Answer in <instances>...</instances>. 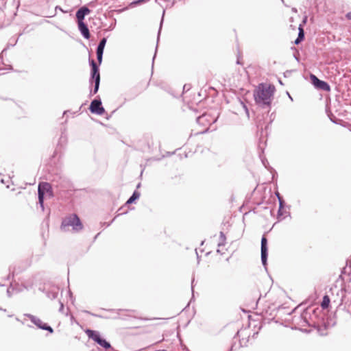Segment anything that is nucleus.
Returning <instances> with one entry per match:
<instances>
[{
	"label": "nucleus",
	"instance_id": "nucleus-1",
	"mask_svg": "<svg viewBox=\"0 0 351 351\" xmlns=\"http://www.w3.org/2000/svg\"><path fill=\"white\" fill-rule=\"evenodd\" d=\"M275 87L261 83L254 92L256 103L262 108H270Z\"/></svg>",
	"mask_w": 351,
	"mask_h": 351
},
{
	"label": "nucleus",
	"instance_id": "nucleus-2",
	"mask_svg": "<svg viewBox=\"0 0 351 351\" xmlns=\"http://www.w3.org/2000/svg\"><path fill=\"white\" fill-rule=\"evenodd\" d=\"M301 305H298L295 307L289 315L295 314L291 318V328L292 330H298L300 327L308 326L311 327L309 322L311 320L308 318H311L309 313L305 311V308L300 309Z\"/></svg>",
	"mask_w": 351,
	"mask_h": 351
},
{
	"label": "nucleus",
	"instance_id": "nucleus-3",
	"mask_svg": "<svg viewBox=\"0 0 351 351\" xmlns=\"http://www.w3.org/2000/svg\"><path fill=\"white\" fill-rule=\"evenodd\" d=\"M71 227L74 232H78L84 228V225L77 215L71 214L62 219L60 230L63 232H67Z\"/></svg>",
	"mask_w": 351,
	"mask_h": 351
},
{
	"label": "nucleus",
	"instance_id": "nucleus-4",
	"mask_svg": "<svg viewBox=\"0 0 351 351\" xmlns=\"http://www.w3.org/2000/svg\"><path fill=\"white\" fill-rule=\"evenodd\" d=\"M305 311L309 313L311 318H308V319L311 320L309 322L311 327L319 330V325L324 320V315L322 313V308L319 306L312 307L308 306L305 308Z\"/></svg>",
	"mask_w": 351,
	"mask_h": 351
},
{
	"label": "nucleus",
	"instance_id": "nucleus-5",
	"mask_svg": "<svg viewBox=\"0 0 351 351\" xmlns=\"http://www.w3.org/2000/svg\"><path fill=\"white\" fill-rule=\"evenodd\" d=\"M217 117L213 116L208 112H204L197 117V123L203 126L201 132H210L212 124L217 121ZM215 129H211V131Z\"/></svg>",
	"mask_w": 351,
	"mask_h": 351
},
{
	"label": "nucleus",
	"instance_id": "nucleus-6",
	"mask_svg": "<svg viewBox=\"0 0 351 351\" xmlns=\"http://www.w3.org/2000/svg\"><path fill=\"white\" fill-rule=\"evenodd\" d=\"M339 291L341 292V298L340 302L337 305V308H340L341 306H343V309L346 310L351 315V291L346 294V291L343 288H341Z\"/></svg>",
	"mask_w": 351,
	"mask_h": 351
},
{
	"label": "nucleus",
	"instance_id": "nucleus-7",
	"mask_svg": "<svg viewBox=\"0 0 351 351\" xmlns=\"http://www.w3.org/2000/svg\"><path fill=\"white\" fill-rule=\"evenodd\" d=\"M25 316L28 317L30 321L39 329L43 330H46L49 333H53L54 330L53 328L49 326L47 323L43 322L40 318L37 317L35 315H33L29 313L25 314Z\"/></svg>",
	"mask_w": 351,
	"mask_h": 351
},
{
	"label": "nucleus",
	"instance_id": "nucleus-8",
	"mask_svg": "<svg viewBox=\"0 0 351 351\" xmlns=\"http://www.w3.org/2000/svg\"><path fill=\"white\" fill-rule=\"evenodd\" d=\"M261 263L267 270L268 258V241L265 234L262 236L261 243Z\"/></svg>",
	"mask_w": 351,
	"mask_h": 351
},
{
	"label": "nucleus",
	"instance_id": "nucleus-9",
	"mask_svg": "<svg viewBox=\"0 0 351 351\" xmlns=\"http://www.w3.org/2000/svg\"><path fill=\"white\" fill-rule=\"evenodd\" d=\"M39 290H42L47 298H50L51 300H53L57 298L58 291H59V287L56 285H51L49 284L45 285L43 289L39 288Z\"/></svg>",
	"mask_w": 351,
	"mask_h": 351
},
{
	"label": "nucleus",
	"instance_id": "nucleus-10",
	"mask_svg": "<svg viewBox=\"0 0 351 351\" xmlns=\"http://www.w3.org/2000/svg\"><path fill=\"white\" fill-rule=\"evenodd\" d=\"M310 77H311V80L312 81V84L314 85V86L316 88H317L319 90H324V91H330V86L328 82L319 80L313 74H311Z\"/></svg>",
	"mask_w": 351,
	"mask_h": 351
},
{
	"label": "nucleus",
	"instance_id": "nucleus-11",
	"mask_svg": "<svg viewBox=\"0 0 351 351\" xmlns=\"http://www.w3.org/2000/svg\"><path fill=\"white\" fill-rule=\"evenodd\" d=\"M257 149L258 154L265 152L268 139V133H256Z\"/></svg>",
	"mask_w": 351,
	"mask_h": 351
},
{
	"label": "nucleus",
	"instance_id": "nucleus-12",
	"mask_svg": "<svg viewBox=\"0 0 351 351\" xmlns=\"http://www.w3.org/2000/svg\"><path fill=\"white\" fill-rule=\"evenodd\" d=\"M90 65L91 66V77L89 80L90 84L93 82H100V74L99 71V67L97 65L94 60H89Z\"/></svg>",
	"mask_w": 351,
	"mask_h": 351
},
{
	"label": "nucleus",
	"instance_id": "nucleus-13",
	"mask_svg": "<svg viewBox=\"0 0 351 351\" xmlns=\"http://www.w3.org/2000/svg\"><path fill=\"white\" fill-rule=\"evenodd\" d=\"M68 142V136L66 133H60L58 143L56 145V148L54 151L53 156L58 154V153H61L62 151L65 148Z\"/></svg>",
	"mask_w": 351,
	"mask_h": 351
},
{
	"label": "nucleus",
	"instance_id": "nucleus-14",
	"mask_svg": "<svg viewBox=\"0 0 351 351\" xmlns=\"http://www.w3.org/2000/svg\"><path fill=\"white\" fill-rule=\"evenodd\" d=\"M89 109L92 113L99 115L104 114L105 112V110L102 106L101 101L100 99L93 100L90 103Z\"/></svg>",
	"mask_w": 351,
	"mask_h": 351
},
{
	"label": "nucleus",
	"instance_id": "nucleus-15",
	"mask_svg": "<svg viewBox=\"0 0 351 351\" xmlns=\"http://www.w3.org/2000/svg\"><path fill=\"white\" fill-rule=\"evenodd\" d=\"M38 189L44 193L45 195H47L49 198L54 197V193L51 185L49 182H40L38 184Z\"/></svg>",
	"mask_w": 351,
	"mask_h": 351
},
{
	"label": "nucleus",
	"instance_id": "nucleus-16",
	"mask_svg": "<svg viewBox=\"0 0 351 351\" xmlns=\"http://www.w3.org/2000/svg\"><path fill=\"white\" fill-rule=\"evenodd\" d=\"M259 158L261 160L263 165L272 174V179H275L278 176L276 171L269 165V163L265 156V152L258 154Z\"/></svg>",
	"mask_w": 351,
	"mask_h": 351
},
{
	"label": "nucleus",
	"instance_id": "nucleus-17",
	"mask_svg": "<svg viewBox=\"0 0 351 351\" xmlns=\"http://www.w3.org/2000/svg\"><path fill=\"white\" fill-rule=\"evenodd\" d=\"M106 42H107L106 38H101L99 43L97 47V51H96L97 59V61L99 64L102 62L104 49L105 45L106 44Z\"/></svg>",
	"mask_w": 351,
	"mask_h": 351
},
{
	"label": "nucleus",
	"instance_id": "nucleus-18",
	"mask_svg": "<svg viewBox=\"0 0 351 351\" xmlns=\"http://www.w3.org/2000/svg\"><path fill=\"white\" fill-rule=\"evenodd\" d=\"M141 193L138 190H134L132 195L128 199L125 204L119 209V211L121 210L123 207L128 206L132 204H135L136 202L140 198Z\"/></svg>",
	"mask_w": 351,
	"mask_h": 351
},
{
	"label": "nucleus",
	"instance_id": "nucleus-19",
	"mask_svg": "<svg viewBox=\"0 0 351 351\" xmlns=\"http://www.w3.org/2000/svg\"><path fill=\"white\" fill-rule=\"evenodd\" d=\"M77 24L79 31L84 38L86 39L90 38V35L87 25L84 21L77 22Z\"/></svg>",
	"mask_w": 351,
	"mask_h": 351
},
{
	"label": "nucleus",
	"instance_id": "nucleus-20",
	"mask_svg": "<svg viewBox=\"0 0 351 351\" xmlns=\"http://www.w3.org/2000/svg\"><path fill=\"white\" fill-rule=\"evenodd\" d=\"M90 12V10L87 7L84 6L80 8L76 12L77 22L84 21L85 16L88 14Z\"/></svg>",
	"mask_w": 351,
	"mask_h": 351
},
{
	"label": "nucleus",
	"instance_id": "nucleus-21",
	"mask_svg": "<svg viewBox=\"0 0 351 351\" xmlns=\"http://www.w3.org/2000/svg\"><path fill=\"white\" fill-rule=\"evenodd\" d=\"M330 306V298L329 295H328L327 294H325L322 298V301L321 303V308L322 309H328Z\"/></svg>",
	"mask_w": 351,
	"mask_h": 351
},
{
	"label": "nucleus",
	"instance_id": "nucleus-22",
	"mask_svg": "<svg viewBox=\"0 0 351 351\" xmlns=\"http://www.w3.org/2000/svg\"><path fill=\"white\" fill-rule=\"evenodd\" d=\"M299 32L298 38L295 40L294 43L295 45L300 44L304 39V32L301 25L298 28Z\"/></svg>",
	"mask_w": 351,
	"mask_h": 351
},
{
	"label": "nucleus",
	"instance_id": "nucleus-23",
	"mask_svg": "<svg viewBox=\"0 0 351 351\" xmlns=\"http://www.w3.org/2000/svg\"><path fill=\"white\" fill-rule=\"evenodd\" d=\"M226 237L223 232L221 231L219 233V242L218 243V247L224 246L226 244Z\"/></svg>",
	"mask_w": 351,
	"mask_h": 351
},
{
	"label": "nucleus",
	"instance_id": "nucleus-24",
	"mask_svg": "<svg viewBox=\"0 0 351 351\" xmlns=\"http://www.w3.org/2000/svg\"><path fill=\"white\" fill-rule=\"evenodd\" d=\"M285 213H287V212L285 211L284 209L283 210H279V209L278 210V212H277V219H278V221H282L284 219V217L282 216H283V215ZM287 215L289 216H290L291 213L289 212H288Z\"/></svg>",
	"mask_w": 351,
	"mask_h": 351
},
{
	"label": "nucleus",
	"instance_id": "nucleus-25",
	"mask_svg": "<svg viewBox=\"0 0 351 351\" xmlns=\"http://www.w3.org/2000/svg\"><path fill=\"white\" fill-rule=\"evenodd\" d=\"M127 213H128V211H127V210H126V211H124V212H122V213H120L117 214V215L115 216V217H114V218H113L110 221H109V222H104V223H102V225H103V226H106V227H108V226H110V225L114 222V221L115 220V219H116L117 217H119V215H125V214H127Z\"/></svg>",
	"mask_w": 351,
	"mask_h": 351
},
{
	"label": "nucleus",
	"instance_id": "nucleus-26",
	"mask_svg": "<svg viewBox=\"0 0 351 351\" xmlns=\"http://www.w3.org/2000/svg\"><path fill=\"white\" fill-rule=\"evenodd\" d=\"M278 203H279L278 209L279 210H283L285 206H286V204H285V200L283 199V198L280 199V197H278ZM287 207H288L289 208L290 206H287Z\"/></svg>",
	"mask_w": 351,
	"mask_h": 351
},
{
	"label": "nucleus",
	"instance_id": "nucleus-27",
	"mask_svg": "<svg viewBox=\"0 0 351 351\" xmlns=\"http://www.w3.org/2000/svg\"><path fill=\"white\" fill-rule=\"evenodd\" d=\"M95 84L94 85V88L93 90H90V95H94V94H96L99 90V84H100V82H93Z\"/></svg>",
	"mask_w": 351,
	"mask_h": 351
},
{
	"label": "nucleus",
	"instance_id": "nucleus-28",
	"mask_svg": "<svg viewBox=\"0 0 351 351\" xmlns=\"http://www.w3.org/2000/svg\"><path fill=\"white\" fill-rule=\"evenodd\" d=\"M83 312L86 313V314L90 315L91 316L95 317L108 318V317H104V316L101 315H98V314H96V313H91L90 311H87V310L83 311Z\"/></svg>",
	"mask_w": 351,
	"mask_h": 351
},
{
	"label": "nucleus",
	"instance_id": "nucleus-29",
	"mask_svg": "<svg viewBox=\"0 0 351 351\" xmlns=\"http://www.w3.org/2000/svg\"><path fill=\"white\" fill-rule=\"evenodd\" d=\"M45 196L44 193L38 189V202H45Z\"/></svg>",
	"mask_w": 351,
	"mask_h": 351
},
{
	"label": "nucleus",
	"instance_id": "nucleus-30",
	"mask_svg": "<svg viewBox=\"0 0 351 351\" xmlns=\"http://www.w3.org/2000/svg\"><path fill=\"white\" fill-rule=\"evenodd\" d=\"M328 116L331 121H332L335 123H338V121L339 120L338 119H337L332 113L328 114Z\"/></svg>",
	"mask_w": 351,
	"mask_h": 351
},
{
	"label": "nucleus",
	"instance_id": "nucleus-31",
	"mask_svg": "<svg viewBox=\"0 0 351 351\" xmlns=\"http://www.w3.org/2000/svg\"><path fill=\"white\" fill-rule=\"evenodd\" d=\"M194 281H195V278L194 277L192 278V280H191V291H192V297H191V301L193 300L194 299V287H195V285H194Z\"/></svg>",
	"mask_w": 351,
	"mask_h": 351
},
{
	"label": "nucleus",
	"instance_id": "nucleus-32",
	"mask_svg": "<svg viewBox=\"0 0 351 351\" xmlns=\"http://www.w3.org/2000/svg\"><path fill=\"white\" fill-rule=\"evenodd\" d=\"M59 303H60V308H59L58 311L60 313H64V304L60 300H59Z\"/></svg>",
	"mask_w": 351,
	"mask_h": 351
},
{
	"label": "nucleus",
	"instance_id": "nucleus-33",
	"mask_svg": "<svg viewBox=\"0 0 351 351\" xmlns=\"http://www.w3.org/2000/svg\"><path fill=\"white\" fill-rule=\"evenodd\" d=\"M68 295H69L70 300H71V302H73V301H74V296L73 295L72 291L70 289H69V291H68Z\"/></svg>",
	"mask_w": 351,
	"mask_h": 351
},
{
	"label": "nucleus",
	"instance_id": "nucleus-34",
	"mask_svg": "<svg viewBox=\"0 0 351 351\" xmlns=\"http://www.w3.org/2000/svg\"><path fill=\"white\" fill-rule=\"evenodd\" d=\"M38 204L40 206L41 210L43 212L45 211V204H44V202H38Z\"/></svg>",
	"mask_w": 351,
	"mask_h": 351
},
{
	"label": "nucleus",
	"instance_id": "nucleus-35",
	"mask_svg": "<svg viewBox=\"0 0 351 351\" xmlns=\"http://www.w3.org/2000/svg\"><path fill=\"white\" fill-rule=\"evenodd\" d=\"M298 330H300L301 332L307 333V334L311 332V330L303 329V328H302V327H300V329H298Z\"/></svg>",
	"mask_w": 351,
	"mask_h": 351
},
{
	"label": "nucleus",
	"instance_id": "nucleus-36",
	"mask_svg": "<svg viewBox=\"0 0 351 351\" xmlns=\"http://www.w3.org/2000/svg\"><path fill=\"white\" fill-rule=\"evenodd\" d=\"M241 104L243 105V108L245 109V111L246 114H247V116H249V111H248L247 107L243 102H241Z\"/></svg>",
	"mask_w": 351,
	"mask_h": 351
},
{
	"label": "nucleus",
	"instance_id": "nucleus-37",
	"mask_svg": "<svg viewBox=\"0 0 351 351\" xmlns=\"http://www.w3.org/2000/svg\"><path fill=\"white\" fill-rule=\"evenodd\" d=\"M275 195H276V196L277 197L278 199V197H280V199L283 198L282 197V195L278 191L275 193Z\"/></svg>",
	"mask_w": 351,
	"mask_h": 351
},
{
	"label": "nucleus",
	"instance_id": "nucleus-38",
	"mask_svg": "<svg viewBox=\"0 0 351 351\" xmlns=\"http://www.w3.org/2000/svg\"><path fill=\"white\" fill-rule=\"evenodd\" d=\"M7 295H8V297H11V295H12V292H11V291L10 290V288H8V289H7Z\"/></svg>",
	"mask_w": 351,
	"mask_h": 351
},
{
	"label": "nucleus",
	"instance_id": "nucleus-39",
	"mask_svg": "<svg viewBox=\"0 0 351 351\" xmlns=\"http://www.w3.org/2000/svg\"><path fill=\"white\" fill-rule=\"evenodd\" d=\"M347 19L351 20V11L346 14Z\"/></svg>",
	"mask_w": 351,
	"mask_h": 351
},
{
	"label": "nucleus",
	"instance_id": "nucleus-40",
	"mask_svg": "<svg viewBox=\"0 0 351 351\" xmlns=\"http://www.w3.org/2000/svg\"><path fill=\"white\" fill-rule=\"evenodd\" d=\"M196 254H197V263L199 264V261H200V256H199V254L197 252H196Z\"/></svg>",
	"mask_w": 351,
	"mask_h": 351
},
{
	"label": "nucleus",
	"instance_id": "nucleus-41",
	"mask_svg": "<svg viewBox=\"0 0 351 351\" xmlns=\"http://www.w3.org/2000/svg\"><path fill=\"white\" fill-rule=\"evenodd\" d=\"M90 351H101L100 348L97 347L95 348L92 349Z\"/></svg>",
	"mask_w": 351,
	"mask_h": 351
},
{
	"label": "nucleus",
	"instance_id": "nucleus-42",
	"mask_svg": "<svg viewBox=\"0 0 351 351\" xmlns=\"http://www.w3.org/2000/svg\"><path fill=\"white\" fill-rule=\"evenodd\" d=\"M118 312L119 311H125L124 309H121V308H119V309H117V310ZM126 311H134L133 310H125Z\"/></svg>",
	"mask_w": 351,
	"mask_h": 351
},
{
	"label": "nucleus",
	"instance_id": "nucleus-43",
	"mask_svg": "<svg viewBox=\"0 0 351 351\" xmlns=\"http://www.w3.org/2000/svg\"><path fill=\"white\" fill-rule=\"evenodd\" d=\"M347 277H348V279H347V280H349V281H350V282L351 283V274H348V276H347Z\"/></svg>",
	"mask_w": 351,
	"mask_h": 351
},
{
	"label": "nucleus",
	"instance_id": "nucleus-44",
	"mask_svg": "<svg viewBox=\"0 0 351 351\" xmlns=\"http://www.w3.org/2000/svg\"><path fill=\"white\" fill-rule=\"evenodd\" d=\"M141 186V182L138 183L136 185V190H138V189H139Z\"/></svg>",
	"mask_w": 351,
	"mask_h": 351
},
{
	"label": "nucleus",
	"instance_id": "nucleus-45",
	"mask_svg": "<svg viewBox=\"0 0 351 351\" xmlns=\"http://www.w3.org/2000/svg\"><path fill=\"white\" fill-rule=\"evenodd\" d=\"M234 343L231 346V347L229 348L228 351H233Z\"/></svg>",
	"mask_w": 351,
	"mask_h": 351
},
{
	"label": "nucleus",
	"instance_id": "nucleus-46",
	"mask_svg": "<svg viewBox=\"0 0 351 351\" xmlns=\"http://www.w3.org/2000/svg\"><path fill=\"white\" fill-rule=\"evenodd\" d=\"M173 154H174V152H167V156H171V155H173Z\"/></svg>",
	"mask_w": 351,
	"mask_h": 351
},
{
	"label": "nucleus",
	"instance_id": "nucleus-47",
	"mask_svg": "<svg viewBox=\"0 0 351 351\" xmlns=\"http://www.w3.org/2000/svg\"><path fill=\"white\" fill-rule=\"evenodd\" d=\"M162 22H163V18H162V20H161L160 29H161V25H162ZM160 29H159L158 35L160 34Z\"/></svg>",
	"mask_w": 351,
	"mask_h": 351
},
{
	"label": "nucleus",
	"instance_id": "nucleus-48",
	"mask_svg": "<svg viewBox=\"0 0 351 351\" xmlns=\"http://www.w3.org/2000/svg\"><path fill=\"white\" fill-rule=\"evenodd\" d=\"M102 310L108 311H115L114 309H105V308H102Z\"/></svg>",
	"mask_w": 351,
	"mask_h": 351
},
{
	"label": "nucleus",
	"instance_id": "nucleus-49",
	"mask_svg": "<svg viewBox=\"0 0 351 351\" xmlns=\"http://www.w3.org/2000/svg\"><path fill=\"white\" fill-rule=\"evenodd\" d=\"M273 212H274V210H273V209H271V210H270V214H271V215H273Z\"/></svg>",
	"mask_w": 351,
	"mask_h": 351
},
{
	"label": "nucleus",
	"instance_id": "nucleus-50",
	"mask_svg": "<svg viewBox=\"0 0 351 351\" xmlns=\"http://www.w3.org/2000/svg\"><path fill=\"white\" fill-rule=\"evenodd\" d=\"M10 274H9V275L7 276L6 280H9V279H10Z\"/></svg>",
	"mask_w": 351,
	"mask_h": 351
},
{
	"label": "nucleus",
	"instance_id": "nucleus-51",
	"mask_svg": "<svg viewBox=\"0 0 351 351\" xmlns=\"http://www.w3.org/2000/svg\"><path fill=\"white\" fill-rule=\"evenodd\" d=\"M237 63L238 64H241L240 60H237Z\"/></svg>",
	"mask_w": 351,
	"mask_h": 351
},
{
	"label": "nucleus",
	"instance_id": "nucleus-52",
	"mask_svg": "<svg viewBox=\"0 0 351 351\" xmlns=\"http://www.w3.org/2000/svg\"><path fill=\"white\" fill-rule=\"evenodd\" d=\"M204 241H202L201 242V245H204Z\"/></svg>",
	"mask_w": 351,
	"mask_h": 351
},
{
	"label": "nucleus",
	"instance_id": "nucleus-53",
	"mask_svg": "<svg viewBox=\"0 0 351 351\" xmlns=\"http://www.w3.org/2000/svg\"><path fill=\"white\" fill-rule=\"evenodd\" d=\"M239 333V332L238 331V332H237V334L235 335L234 337H236L237 336H238Z\"/></svg>",
	"mask_w": 351,
	"mask_h": 351
},
{
	"label": "nucleus",
	"instance_id": "nucleus-54",
	"mask_svg": "<svg viewBox=\"0 0 351 351\" xmlns=\"http://www.w3.org/2000/svg\"><path fill=\"white\" fill-rule=\"evenodd\" d=\"M217 253H221L220 250H219V249H218V250H217Z\"/></svg>",
	"mask_w": 351,
	"mask_h": 351
},
{
	"label": "nucleus",
	"instance_id": "nucleus-55",
	"mask_svg": "<svg viewBox=\"0 0 351 351\" xmlns=\"http://www.w3.org/2000/svg\"><path fill=\"white\" fill-rule=\"evenodd\" d=\"M0 310H1V311H5V309H3V308H1V307H0Z\"/></svg>",
	"mask_w": 351,
	"mask_h": 351
},
{
	"label": "nucleus",
	"instance_id": "nucleus-56",
	"mask_svg": "<svg viewBox=\"0 0 351 351\" xmlns=\"http://www.w3.org/2000/svg\"><path fill=\"white\" fill-rule=\"evenodd\" d=\"M193 136V133H191L189 138H191Z\"/></svg>",
	"mask_w": 351,
	"mask_h": 351
},
{
	"label": "nucleus",
	"instance_id": "nucleus-57",
	"mask_svg": "<svg viewBox=\"0 0 351 351\" xmlns=\"http://www.w3.org/2000/svg\"><path fill=\"white\" fill-rule=\"evenodd\" d=\"M288 95H289V98H290L291 99H292L291 96H290V95H289V93H288Z\"/></svg>",
	"mask_w": 351,
	"mask_h": 351
},
{
	"label": "nucleus",
	"instance_id": "nucleus-58",
	"mask_svg": "<svg viewBox=\"0 0 351 351\" xmlns=\"http://www.w3.org/2000/svg\"><path fill=\"white\" fill-rule=\"evenodd\" d=\"M333 304L336 303V300H334L333 302H332Z\"/></svg>",
	"mask_w": 351,
	"mask_h": 351
},
{
	"label": "nucleus",
	"instance_id": "nucleus-59",
	"mask_svg": "<svg viewBox=\"0 0 351 351\" xmlns=\"http://www.w3.org/2000/svg\"><path fill=\"white\" fill-rule=\"evenodd\" d=\"M184 88L187 89V87H186V85H184Z\"/></svg>",
	"mask_w": 351,
	"mask_h": 351
},
{
	"label": "nucleus",
	"instance_id": "nucleus-60",
	"mask_svg": "<svg viewBox=\"0 0 351 351\" xmlns=\"http://www.w3.org/2000/svg\"><path fill=\"white\" fill-rule=\"evenodd\" d=\"M184 88L187 89V87H186V85H184Z\"/></svg>",
	"mask_w": 351,
	"mask_h": 351
},
{
	"label": "nucleus",
	"instance_id": "nucleus-61",
	"mask_svg": "<svg viewBox=\"0 0 351 351\" xmlns=\"http://www.w3.org/2000/svg\"><path fill=\"white\" fill-rule=\"evenodd\" d=\"M99 235V234H97L95 237V239H97V236Z\"/></svg>",
	"mask_w": 351,
	"mask_h": 351
},
{
	"label": "nucleus",
	"instance_id": "nucleus-62",
	"mask_svg": "<svg viewBox=\"0 0 351 351\" xmlns=\"http://www.w3.org/2000/svg\"><path fill=\"white\" fill-rule=\"evenodd\" d=\"M342 274L339 276V278H342Z\"/></svg>",
	"mask_w": 351,
	"mask_h": 351
},
{
	"label": "nucleus",
	"instance_id": "nucleus-63",
	"mask_svg": "<svg viewBox=\"0 0 351 351\" xmlns=\"http://www.w3.org/2000/svg\"><path fill=\"white\" fill-rule=\"evenodd\" d=\"M3 286H4V285H2L0 283V287H3Z\"/></svg>",
	"mask_w": 351,
	"mask_h": 351
},
{
	"label": "nucleus",
	"instance_id": "nucleus-64",
	"mask_svg": "<svg viewBox=\"0 0 351 351\" xmlns=\"http://www.w3.org/2000/svg\"><path fill=\"white\" fill-rule=\"evenodd\" d=\"M143 170L141 172V176H142Z\"/></svg>",
	"mask_w": 351,
	"mask_h": 351
}]
</instances>
